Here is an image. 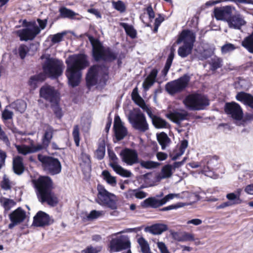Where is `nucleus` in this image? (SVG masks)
Returning <instances> with one entry per match:
<instances>
[{
  "label": "nucleus",
  "mask_w": 253,
  "mask_h": 253,
  "mask_svg": "<svg viewBox=\"0 0 253 253\" xmlns=\"http://www.w3.org/2000/svg\"><path fill=\"white\" fill-rule=\"evenodd\" d=\"M46 77L44 76V74L41 72L38 74L31 76L29 80L28 84L31 87L36 88L37 87L39 83L42 82L44 81Z\"/></svg>",
  "instance_id": "nucleus-34"
},
{
  "label": "nucleus",
  "mask_w": 253,
  "mask_h": 253,
  "mask_svg": "<svg viewBox=\"0 0 253 253\" xmlns=\"http://www.w3.org/2000/svg\"><path fill=\"white\" fill-rule=\"evenodd\" d=\"M102 174L104 177V179L108 184L112 186L116 185L117 183L116 177L112 176L108 170H103L102 171Z\"/></svg>",
  "instance_id": "nucleus-45"
},
{
  "label": "nucleus",
  "mask_w": 253,
  "mask_h": 253,
  "mask_svg": "<svg viewBox=\"0 0 253 253\" xmlns=\"http://www.w3.org/2000/svg\"><path fill=\"white\" fill-rule=\"evenodd\" d=\"M228 25L230 28L240 29L242 26L246 24L243 15L239 13L233 15L228 21Z\"/></svg>",
  "instance_id": "nucleus-24"
},
{
  "label": "nucleus",
  "mask_w": 253,
  "mask_h": 253,
  "mask_svg": "<svg viewBox=\"0 0 253 253\" xmlns=\"http://www.w3.org/2000/svg\"><path fill=\"white\" fill-rule=\"evenodd\" d=\"M108 155L109 159L112 161L109 165L117 174L126 177L130 176L131 173L129 171L125 169L118 164V158L113 151H108Z\"/></svg>",
  "instance_id": "nucleus-17"
},
{
  "label": "nucleus",
  "mask_w": 253,
  "mask_h": 253,
  "mask_svg": "<svg viewBox=\"0 0 253 253\" xmlns=\"http://www.w3.org/2000/svg\"><path fill=\"white\" fill-rule=\"evenodd\" d=\"M233 10H236V9L230 5L216 7L214 10V16L217 20L228 21L231 17Z\"/></svg>",
  "instance_id": "nucleus-21"
},
{
  "label": "nucleus",
  "mask_w": 253,
  "mask_h": 253,
  "mask_svg": "<svg viewBox=\"0 0 253 253\" xmlns=\"http://www.w3.org/2000/svg\"><path fill=\"white\" fill-rule=\"evenodd\" d=\"M222 60L220 58H216L211 59V70L214 71L217 69L221 68L222 66Z\"/></svg>",
  "instance_id": "nucleus-48"
},
{
  "label": "nucleus",
  "mask_w": 253,
  "mask_h": 253,
  "mask_svg": "<svg viewBox=\"0 0 253 253\" xmlns=\"http://www.w3.org/2000/svg\"><path fill=\"white\" fill-rule=\"evenodd\" d=\"M157 139L163 150H164L167 145L170 142V138L168 137L167 134L164 132L160 133L157 135Z\"/></svg>",
  "instance_id": "nucleus-37"
},
{
  "label": "nucleus",
  "mask_w": 253,
  "mask_h": 253,
  "mask_svg": "<svg viewBox=\"0 0 253 253\" xmlns=\"http://www.w3.org/2000/svg\"><path fill=\"white\" fill-rule=\"evenodd\" d=\"M186 108L191 111H200L210 105L207 96L198 93H193L187 95L183 101Z\"/></svg>",
  "instance_id": "nucleus-5"
},
{
  "label": "nucleus",
  "mask_w": 253,
  "mask_h": 253,
  "mask_svg": "<svg viewBox=\"0 0 253 253\" xmlns=\"http://www.w3.org/2000/svg\"><path fill=\"white\" fill-rule=\"evenodd\" d=\"M13 169L16 174H21L24 171L25 167L23 159L20 156H17L13 160Z\"/></svg>",
  "instance_id": "nucleus-30"
},
{
  "label": "nucleus",
  "mask_w": 253,
  "mask_h": 253,
  "mask_svg": "<svg viewBox=\"0 0 253 253\" xmlns=\"http://www.w3.org/2000/svg\"><path fill=\"white\" fill-rule=\"evenodd\" d=\"M59 12L61 16L64 18L73 19L75 16L79 15L78 13H75L72 10L68 9L65 7L60 8Z\"/></svg>",
  "instance_id": "nucleus-42"
},
{
  "label": "nucleus",
  "mask_w": 253,
  "mask_h": 253,
  "mask_svg": "<svg viewBox=\"0 0 253 253\" xmlns=\"http://www.w3.org/2000/svg\"><path fill=\"white\" fill-rule=\"evenodd\" d=\"M40 96L46 101L50 103L52 106L59 102L60 94L54 86L47 84L42 86L39 91Z\"/></svg>",
  "instance_id": "nucleus-9"
},
{
  "label": "nucleus",
  "mask_w": 253,
  "mask_h": 253,
  "mask_svg": "<svg viewBox=\"0 0 253 253\" xmlns=\"http://www.w3.org/2000/svg\"><path fill=\"white\" fill-rule=\"evenodd\" d=\"M12 106L15 110L23 113L26 109V103L24 100L18 99L12 103Z\"/></svg>",
  "instance_id": "nucleus-44"
},
{
  "label": "nucleus",
  "mask_w": 253,
  "mask_h": 253,
  "mask_svg": "<svg viewBox=\"0 0 253 253\" xmlns=\"http://www.w3.org/2000/svg\"><path fill=\"white\" fill-rule=\"evenodd\" d=\"M131 123L134 128L141 132H145L149 129L145 115L142 113L135 114L131 119Z\"/></svg>",
  "instance_id": "nucleus-16"
},
{
  "label": "nucleus",
  "mask_w": 253,
  "mask_h": 253,
  "mask_svg": "<svg viewBox=\"0 0 253 253\" xmlns=\"http://www.w3.org/2000/svg\"><path fill=\"white\" fill-rule=\"evenodd\" d=\"M43 72L46 77L57 79L63 74V62L57 59L48 57L42 65Z\"/></svg>",
  "instance_id": "nucleus-4"
},
{
  "label": "nucleus",
  "mask_w": 253,
  "mask_h": 253,
  "mask_svg": "<svg viewBox=\"0 0 253 253\" xmlns=\"http://www.w3.org/2000/svg\"><path fill=\"white\" fill-rule=\"evenodd\" d=\"M121 25L124 29L127 36H129L132 39H134L136 37V31L132 25H129L126 23H121Z\"/></svg>",
  "instance_id": "nucleus-38"
},
{
  "label": "nucleus",
  "mask_w": 253,
  "mask_h": 253,
  "mask_svg": "<svg viewBox=\"0 0 253 253\" xmlns=\"http://www.w3.org/2000/svg\"><path fill=\"white\" fill-rule=\"evenodd\" d=\"M146 10L147 14L149 16L150 21L152 22L153 19L155 18V15L151 5L148 6L146 8Z\"/></svg>",
  "instance_id": "nucleus-59"
},
{
  "label": "nucleus",
  "mask_w": 253,
  "mask_h": 253,
  "mask_svg": "<svg viewBox=\"0 0 253 253\" xmlns=\"http://www.w3.org/2000/svg\"><path fill=\"white\" fill-rule=\"evenodd\" d=\"M1 188L5 190H9L11 189V185L9 180L8 178H4L1 182Z\"/></svg>",
  "instance_id": "nucleus-60"
},
{
  "label": "nucleus",
  "mask_w": 253,
  "mask_h": 253,
  "mask_svg": "<svg viewBox=\"0 0 253 253\" xmlns=\"http://www.w3.org/2000/svg\"><path fill=\"white\" fill-rule=\"evenodd\" d=\"M130 242L124 237L120 236L113 238L109 244V251L110 253L119 252L130 248Z\"/></svg>",
  "instance_id": "nucleus-13"
},
{
  "label": "nucleus",
  "mask_w": 253,
  "mask_h": 253,
  "mask_svg": "<svg viewBox=\"0 0 253 253\" xmlns=\"http://www.w3.org/2000/svg\"><path fill=\"white\" fill-rule=\"evenodd\" d=\"M113 129L115 136L117 141L123 139L127 134L126 128L124 126L119 116H115Z\"/></svg>",
  "instance_id": "nucleus-20"
},
{
  "label": "nucleus",
  "mask_w": 253,
  "mask_h": 253,
  "mask_svg": "<svg viewBox=\"0 0 253 253\" xmlns=\"http://www.w3.org/2000/svg\"><path fill=\"white\" fill-rule=\"evenodd\" d=\"M190 79L188 74H184L177 80L168 82L165 86L166 90L171 95L181 92L188 87Z\"/></svg>",
  "instance_id": "nucleus-8"
},
{
  "label": "nucleus",
  "mask_w": 253,
  "mask_h": 253,
  "mask_svg": "<svg viewBox=\"0 0 253 253\" xmlns=\"http://www.w3.org/2000/svg\"><path fill=\"white\" fill-rule=\"evenodd\" d=\"M100 68L101 65H94L88 69L85 77L86 85L88 88L97 84L98 73Z\"/></svg>",
  "instance_id": "nucleus-18"
},
{
  "label": "nucleus",
  "mask_w": 253,
  "mask_h": 253,
  "mask_svg": "<svg viewBox=\"0 0 253 253\" xmlns=\"http://www.w3.org/2000/svg\"><path fill=\"white\" fill-rule=\"evenodd\" d=\"M196 41V34L192 31L184 29L178 35L174 43L180 45V47H193Z\"/></svg>",
  "instance_id": "nucleus-10"
},
{
  "label": "nucleus",
  "mask_w": 253,
  "mask_h": 253,
  "mask_svg": "<svg viewBox=\"0 0 253 253\" xmlns=\"http://www.w3.org/2000/svg\"><path fill=\"white\" fill-rule=\"evenodd\" d=\"M38 24L35 21L27 22L23 21L24 28L17 31V35L21 41L33 40L41 30L44 29L47 24V20L37 19Z\"/></svg>",
  "instance_id": "nucleus-3"
},
{
  "label": "nucleus",
  "mask_w": 253,
  "mask_h": 253,
  "mask_svg": "<svg viewBox=\"0 0 253 253\" xmlns=\"http://www.w3.org/2000/svg\"><path fill=\"white\" fill-rule=\"evenodd\" d=\"M0 202L5 211L10 210L11 208L15 206L16 204V202L13 200L5 197L1 198L0 199Z\"/></svg>",
  "instance_id": "nucleus-39"
},
{
  "label": "nucleus",
  "mask_w": 253,
  "mask_h": 253,
  "mask_svg": "<svg viewBox=\"0 0 253 253\" xmlns=\"http://www.w3.org/2000/svg\"><path fill=\"white\" fill-rule=\"evenodd\" d=\"M218 159L219 157L217 156H207L205 159L207 165L204 166L202 172L207 176L211 177L210 172H213L217 168Z\"/></svg>",
  "instance_id": "nucleus-23"
},
{
  "label": "nucleus",
  "mask_w": 253,
  "mask_h": 253,
  "mask_svg": "<svg viewBox=\"0 0 253 253\" xmlns=\"http://www.w3.org/2000/svg\"><path fill=\"white\" fill-rule=\"evenodd\" d=\"M164 17L161 14H159L158 17H157L155 20L154 28L153 30L154 33H157L158 32V30L160 25L164 21Z\"/></svg>",
  "instance_id": "nucleus-56"
},
{
  "label": "nucleus",
  "mask_w": 253,
  "mask_h": 253,
  "mask_svg": "<svg viewBox=\"0 0 253 253\" xmlns=\"http://www.w3.org/2000/svg\"><path fill=\"white\" fill-rule=\"evenodd\" d=\"M177 196V195L175 194H169L166 195L163 198L160 199L162 206L165 204L167 202Z\"/></svg>",
  "instance_id": "nucleus-58"
},
{
  "label": "nucleus",
  "mask_w": 253,
  "mask_h": 253,
  "mask_svg": "<svg viewBox=\"0 0 253 253\" xmlns=\"http://www.w3.org/2000/svg\"><path fill=\"white\" fill-rule=\"evenodd\" d=\"M100 214V213L99 211L93 210L90 211V213L87 216V217L88 220H92L98 217Z\"/></svg>",
  "instance_id": "nucleus-62"
},
{
  "label": "nucleus",
  "mask_w": 253,
  "mask_h": 253,
  "mask_svg": "<svg viewBox=\"0 0 253 253\" xmlns=\"http://www.w3.org/2000/svg\"><path fill=\"white\" fill-rule=\"evenodd\" d=\"M158 73V70L156 68H154L151 71L142 84V87L144 91H148L156 82Z\"/></svg>",
  "instance_id": "nucleus-25"
},
{
  "label": "nucleus",
  "mask_w": 253,
  "mask_h": 253,
  "mask_svg": "<svg viewBox=\"0 0 253 253\" xmlns=\"http://www.w3.org/2000/svg\"><path fill=\"white\" fill-rule=\"evenodd\" d=\"M73 136L77 146H79L80 144V130L78 125H75L73 128Z\"/></svg>",
  "instance_id": "nucleus-51"
},
{
  "label": "nucleus",
  "mask_w": 253,
  "mask_h": 253,
  "mask_svg": "<svg viewBox=\"0 0 253 253\" xmlns=\"http://www.w3.org/2000/svg\"><path fill=\"white\" fill-rule=\"evenodd\" d=\"M224 111L227 115L236 121H241L243 118L244 113L241 106L235 102L226 103Z\"/></svg>",
  "instance_id": "nucleus-12"
},
{
  "label": "nucleus",
  "mask_w": 253,
  "mask_h": 253,
  "mask_svg": "<svg viewBox=\"0 0 253 253\" xmlns=\"http://www.w3.org/2000/svg\"><path fill=\"white\" fill-rule=\"evenodd\" d=\"M92 56L96 62H111L118 58L117 54L112 52L110 48H92Z\"/></svg>",
  "instance_id": "nucleus-11"
},
{
  "label": "nucleus",
  "mask_w": 253,
  "mask_h": 253,
  "mask_svg": "<svg viewBox=\"0 0 253 253\" xmlns=\"http://www.w3.org/2000/svg\"><path fill=\"white\" fill-rule=\"evenodd\" d=\"M173 238L179 242L193 241L194 237L193 234L187 232L179 233L174 232L172 233Z\"/></svg>",
  "instance_id": "nucleus-32"
},
{
  "label": "nucleus",
  "mask_w": 253,
  "mask_h": 253,
  "mask_svg": "<svg viewBox=\"0 0 253 253\" xmlns=\"http://www.w3.org/2000/svg\"><path fill=\"white\" fill-rule=\"evenodd\" d=\"M53 134V128L52 126H48L42 136V143L36 145L39 151L42 150H47L52 139Z\"/></svg>",
  "instance_id": "nucleus-22"
},
{
  "label": "nucleus",
  "mask_w": 253,
  "mask_h": 253,
  "mask_svg": "<svg viewBox=\"0 0 253 253\" xmlns=\"http://www.w3.org/2000/svg\"><path fill=\"white\" fill-rule=\"evenodd\" d=\"M236 99L238 101L243 103L245 105L253 109V95L251 94L241 91L237 94Z\"/></svg>",
  "instance_id": "nucleus-27"
},
{
  "label": "nucleus",
  "mask_w": 253,
  "mask_h": 253,
  "mask_svg": "<svg viewBox=\"0 0 253 253\" xmlns=\"http://www.w3.org/2000/svg\"><path fill=\"white\" fill-rule=\"evenodd\" d=\"M38 159L41 163L43 169L49 174L53 175L61 171V164L57 158L39 154Z\"/></svg>",
  "instance_id": "nucleus-7"
},
{
  "label": "nucleus",
  "mask_w": 253,
  "mask_h": 253,
  "mask_svg": "<svg viewBox=\"0 0 253 253\" xmlns=\"http://www.w3.org/2000/svg\"><path fill=\"white\" fill-rule=\"evenodd\" d=\"M105 154V144L104 142L100 143L98 144L97 149L95 152V155L96 158L101 160L104 157Z\"/></svg>",
  "instance_id": "nucleus-43"
},
{
  "label": "nucleus",
  "mask_w": 253,
  "mask_h": 253,
  "mask_svg": "<svg viewBox=\"0 0 253 253\" xmlns=\"http://www.w3.org/2000/svg\"><path fill=\"white\" fill-rule=\"evenodd\" d=\"M26 212L21 207H19L9 214L10 223L8 225V228L13 229L16 225L22 223L26 218Z\"/></svg>",
  "instance_id": "nucleus-15"
},
{
  "label": "nucleus",
  "mask_w": 253,
  "mask_h": 253,
  "mask_svg": "<svg viewBox=\"0 0 253 253\" xmlns=\"http://www.w3.org/2000/svg\"><path fill=\"white\" fill-rule=\"evenodd\" d=\"M16 147L18 152L24 155L39 151L36 145L30 146L26 145H16Z\"/></svg>",
  "instance_id": "nucleus-33"
},
{
  "label": "nucleus",
  "mask_w": 253,
  "mask_h": 253,
  "mask_svg": "<svg viewBox=\"0 0 253 253\" xmlns=\"http://www.w3.org/2000/svg\"><path fill=\"white\" fill-rule=\"evenodd\" d=\"M140 165L142 167L144 168L147 169H150L152 168H155L157 167L158 164L157 163L153 162V161H142L140 162Z\"/></svg>",
  "instance_id": "nucleus-54"
},
{
  "label": "nucleus",
  "mask_w": 253,
  "mask_h": 253,
  "mask_svg": "<svg viewBox=\"0 0 253 253\" xmlns=\"http://www.w3.org/2000/svg\"><path fill=\"white\" fill-rule=\"evenodd\" d=\"M160 174L162 178L170 177L172 174V166L169 164L165 165L162 169Z\"/></svg>",
  "instance_id": "nucleus-41"
},
{
  "label": "nucleus",
  "mask_w": 253,
  "mask_h": 253,
  "mask_svg": "<svg viewBox=\"0 0 253 253\" xmlns=\"http://www.w3.org/2000/svg\"><path fill=\"white\" fill-rule=\"evenodd\" d=\"M12 112L7 109H4V110L2 113V118L4 120L11 119L12 118Z\"/></svg>",
  "instance_id": "nucleus-61"
},
{
  "label": "nucleus",
  "mask_w": 253,
  "mask_h": 253,
  "mask_svg": "<svg viewBox=\"0 0 253 253\" xmlns=\"http://www.w3.org/2000/svg\"><path fill=\"white\" fill-rule=\"evenodd\" d=\"M67 68L65 75L68 84L72 87L78 86L81 81L82 72L89 65L84 54H79L70 56L65 62Z\"/></svg>",
  "instance_id": "nucleus-1"
},
{
  "label": "nucleus",
  "mask_w": 253,
  "mask_h": 253,
  "mask_svg": "<svg viewBox=\"0 0 253 253\" xmlns=\"http://www.w3.org/2000/svg\"><path fill=\"white\" fill-rule=\"evenodd\" d=\"M120 155L122 161L127 165L132 166L138 163V154L134 149L126 148L121 151Z\"/></svg>",
  "instance_id": "nucleus-14"
},
{
  "label": "nucleus",
  "mask_w": 253,
  "mask_h": 253,
  "mask_svg": "<svg viewBox=\"0 0 253 253\" xmlns=\"http://www.w3.org/2000/svg\"><path fill=\"white\" fill-rule=\"evenodd\" d=\"M158 247L161 253H170L165 244L163 242H159Z\"/></svg>",
  "instance_id": "nucleus-63"
},
{
  "label": "nucleus",
  "mask_w": 253,
  "mask_h": 253,
  "mask_svg": "<svg viewBox=\"0 0 253 253\" xmlns=\"http://www.w3.org/2000/svg\"><path fill=\"white\" fill-rule=\"evenodd\" d=\"M97 190L98 193L96 201L99 205L106 206L112 210L117 209V198L115 195L108 192L101 184L97 185Z\"/></svg>",
  "instance_id": "nucleus-6"
},
{
  "label": "nucleus",
  "mask_w": 253,
  "mask_h": 253,
  "mask_svg": "<svg viewBox=\"0 0 253 253\" xmlns=\"http://www.w3.org/2000/svg\"><path fill=\"white\" fill-rule=\"evenodd\" d=\"M183 113L177 111L171 112L167 114L166 116L174 123L179 124L181 121L189 119V113L186 111L183 110Z\"/></svg>",
  "instance_id": "nucleus-26"
},
{
  "label": "nucleus",
  "mask_w": 253,
  "mask_h": 253,
  "mask_svg": "<svg viewBox=\"0 0 253 253\" xmlns=\"http://www.w3.org/2000/svg\"><path fill=\"white\" fill-rule=\"evenodd\" d=\"M226 197L229 200L227 202L230 203L231 206L239 205L242 203V200L235 193H228L226 195Z\"/></svg>",
  "instance_id": "nucleus-40"
},
{
  "label": "nucleus",
  "mask_w": 253,
  "mask_h": 253,
  "mask_svg": "<svg viewBox=\"0 0 253 253\" xmlns=\"http://www.w3.org/2000/svg\"><path fill=\"white\" fill-rule=\"evenodd\" d=\"M112 5L114 8H115L120 13H124L126 10V5L125 3L122 0L112 1Z\"/></svg>",
  "instance_id": "nucleus-47"
},
{
  "label": "nucleus",
  "mask_w": 253,
  "mask_h": 253,
  "mask_svg": "<svg viewBox=\"0 0 253 253\" xmlns=\"http://www.w3.org/2000/svg\"><path fill=\"white\" fill-rule=\"evenodd\" d=\"M51 107L53 109L54 114L58 119H61L63 116L61 108L59 106V102L57 104H54L53 106L51 105Z\"/></svg>",
  "instance_id": "nucleus-52"
},
{
  "label": "nucleus",
  "mask_w": 253,
  "mask_h": 253,
  "mask_svg": "<svg viewBox=\"0 0 253 253\" xmlns=\"http://www.w3.org/2000/svg\"><path fill=\"white\" fill-rule=\"evenodd\" d=\"M148 116L152 119L153 125L158 128H166L168 123L165 120L160 117L153 115L152 112L149 109L146 110Z\"/></svg>",
  "instance_id": "nucleus-29"
},
{
  "label": "nucleus",
  "mask_w": 253,
  "mask_h": 253,
  "mask_svg": "<svg viewBox=\"0 0 253 253\" xmlns=\"http://www.w3.org/2000/svg\"><path fill=\"white\" fill-rule=\"evenodd\" d=\"M85 35L88 38V39L92 45V47H103L101 42L98 39L95 38L88 34H85Z\"/></svg>",
  "instance_id": "nucleus-50"
},
{
  "label": "nucleus",
  "mask_w": 253,
  "mask_h": 253,
  "mask_svg": "<svg viewBox=\"0 0 253 253\" xmlns=\"http://www.w3.org/2000/svg\"><path fill=\"white\" fill-rule=\"evenodd\" d=\"M53 221L48 214L40 211L34 217L32 225L36 227H44L52 224Z\"/></svg>",
  "instance_id": "nucleus-19"
},
{
  "label": "nucleus",
  "mask_w": 253,
  "mask_h": 253,
  "mask_svg": "<svg viewBox=\"0 0 253 253\" xmlns=\"http://www.w3.org/2000/svg\"><path fill=\"white\" fill-rule=\"evenodd\" d=\"M183 154L179 150L178 151H174L172 153L169 154V156L172 160L175 161Z\"/></svg>",
  "instance_id": "nucleus-64"
},
{
  "label": "nucleus",
  "mask_w": 253,
  "mask_h": 253,
  "mask_svg": "<svg viewBox=\"0 0 253 253\" xmlns=\"http://www.w3.org/2000/svg\"><path fill=\"white\" fill-rule=\"evenodd\" d=\"M143 207L157 208L162 206L160 200H158L154 197H149L145 199L141 204Z\"/></svg>",
  "instance_id": "nucleus-36"
},
{
  "label": "nucleus",
  "mask_w": 253,
  "mask_h": 253,
  "mask_svg": "<svg viewBox=\"0 0 253 253\" xmlns=\"http://www.w3.org/2000/svg\"><path fill=\"white\" fill-rule=\"evenodd\" d=\"M168 229V226L164 224L157 223L149 227L150 233L154 235H159Z\"/></svg>",
  "instance_id": "nucleus-35"
},
{
  "label": "nucleus",
  "mask_w": 253,
  "mask_h": 253,
  "mask_svg": "<svg viewBox=\"0 0 253 253\" xmlns=\"http://www.w3.org/2000/svg\"><path fill=\"white\" fill-rule=\"evenodd\" d=\"M34 184L38 197L42 203H46L51 207L56 206L58 204V197L53 191V182L49 176H41Z\"/></svg>",
  "instance_id": "nucleus-2"
},
{
  "label": "nucleus",
  "mask_w": 253,
  "mask_h": 253,
  "mask_svg": "<svg viewBox=\"0 0 253 253\" xmlns=\"http://www.w3.org/2000/svg\"><path fill=\"white\" fill-rule=\"evenodd\" d=\"M67 32L63 31L61 33H58L54 35L52 38V42L53 43H58L62 41L63 37L66 35Z\"/></svg>",
  "instance_id": "nucleus-55"
},
{
  "label": "nucleus",
  "mask_w": 253,
  "mask_h": 253,
  "mask_svg": "<svg viewBox=\"0 0 253 253\" xmlns=\"http://www.w3.org/2000/svg\"><path fill=\"white\" fill-rule=\"evenodd\" d=\"M80 159L84 164L88 166H91V158L89 154L82 151L80 155Z\"/></svg>",
  "instance_id": "nucleus-53"
},
{
  "label": "nucleus",
  "mask_w": 253,
  "mask_h": 253,
  "mask_svg": "<svg viewBox=\"0 0 253 253\" xmlns=\"http://www.w3.org/2000/svg\"><path fill=\"white\" fill-rule=\"evenodd\" d=\"M100 70L102 71V74L101 78V81L104 84H106V82L109 79V69L108 67L106 65L102 64L101 65Z\"/></svg>",
  "instance_id": "nucleus-49"
},
{
  "label": "nucleus",
  "mask_w": 253,
  "mask_h": 253,
  "mask_svg": "<svg viewBox=\"0 0 253 253\" xmlns=\"http://www.w3.org/2000/svg\"><path fill=\"white\" fill-rule=\"evenodd\" d=\"M213 53L212 48H194L195 57L202 61L211 57Z\"/></svg>",
  "instance_id": "nucleus-28"
},
{
  "label": "nucleus",
  "mask_w": 253,
  "mask_h": 253,
  "mask_svg": "<svg viewBox=\"0 0 253 253\" xmlns=\"http://www.w3.org/2000/svg\"><path fill=\"white\" fill-rule=\"evenodd\" d=\"M131 99L136 104L142 109L147 110V109H148L144 100L139 94L138 88L137 87H135L132 90L131 93Z\"/></svg>",
  "instance_id": "nucleus-31"
},
{
  "label": "nucleus",
  "mask_w": 253,
  "mask_h": 253,
  "mask_svg": "<svg viewBox=\"0 0 253 253\" xmlns=\"http://www.w3.org/2000/svg\"><path fill=\"white\" fill-rule=\"evenodd\" d=\"M193 48H178V54L182 57L184 58L192 53Z\"/></svg>",
  "instance_id": "nucleus-57"
},
{
  "label": "nucleus",
  "mask_w": 253,
  "mask_h": 253,
  "mask_svg": "<svg viewBox=\"0 0 253 253\" xmlns=\"http://www.w3.org/2000/svg\"><path fill=\"white\" fill-rule=\"evenodd\" d=\"M138 243L141 247L142 253H151L149 244L144 238L140 237L138 238Z\"/></svg>",
  "instance_id": "nucleus-46"
}]
</instances>
